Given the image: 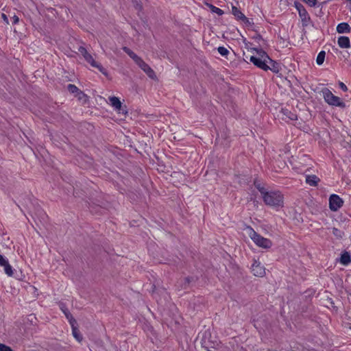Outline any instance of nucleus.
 Instances as JSON below:
<instances>
[{
  "label": "nucleus",
  "instance_id": "f257e3e1",
  "mask_svg": "<svg viewBox=\"0 0 351 351\" xmlns=\"http://www.w3.org/2000/svg\"><path fill=\"white\" fill-rule=\"evenodd\" d=\"M262 198L265 205L276 210L284 206V195L278 190H267L265 193L262 192Z\"/></svg>",
  "mask_w": 351,
  "mask_h": 351
},
{
  "label": "nucleus",
  "instance_id": "f03ea898",
  "mask_svg": "<svg viewBox=\"0 0 351 351\" xmlns=\"http://www.w3.org/2000/svg\"><path fill=\"white\" fill-rule=\"evenodd\" d=\"M254 50L256 51V56H252L250 58V61L258 68L267 71L268 68L267 62L269 60V56L261 49L254 48Z\"/></svg>",
  "mask_w": 351,
  "mask_h": 351
},
{
  "label": "nucleus",
  "instance_id": "7ed1b4c3",
  "mask_svg": "<svg viewBox=\"0 0 351 351\" xmlns=\"http://www.w3.org/2000/svg\"><path fill=\"white\" fill-rule=\"evenodd\" d=\"M246 229L249 237L256 245L264 249H269L271 247L272 242L271 240L262 237L250 226H247Z\"/></svg>",
  "mask_w": 351,
  "mask_h": 351
},
{
  "label": "nucleus",
  "instance_id": "20e7f679",
  "mask_svg": "<svg viewBox=\"0 0 351 351\" xmlns=\"http://www.w3.org/2000/svg\"><path fill=\"white\" fill-rule=\"evenodd\" d=\"M322 94L324 101L330 106L339 107L341 108H346V104L342 99L335 96L328 88H324L322 90Z\"/></svg>",
  "mask_w": 351,
  "mask_h": 351
},
{
  "label": "nucleus",
  "instance_id": "39448f33",
  "mask_svg": "<svg viewBox=\"0 0 351 351\" xmlns=\"http://www.w3.org/2000/svg\"><path fill=\"white\" fill-rule=\"evenodd\" d=\"M343 204V199L336 194H332L329 197V208L332 211H337Z\"/></svg>",
  "mask_w": 351,
  "mask_h": 351
},
{
  "label": "nucleus",
  "instance_id": "423d86ee",
  "mask_svg": "<svg viewBox=\"0 0 351 351\" xmlns=\"http://www.w3.org/2000/svg\"><path fill=\"white\" fill-rule=\"evenodd\" d=\"M136 64L147 74V75L152 79L157 78L155 71L141 58Z\"/></svg>",
  "mask_w": 351,
  "mask_h": 351
},
{
  "label": "nucleus",
  "instance_id": "0eeeda50",
  "mask_svg": "<svg viewBox=\"0 0 351 351\" xmlns=\"http://www.w3.org/2000/svg\"><path fill=\"white\" fill-rule=\"evenodd\" d=\"M252 271L256 276L263 277L265 274V267L261 265V263L254 261L252 265Z\"/></svg>",
  "mask_w": 351,
  "mask_h": 351
},
{
  "label": "nucleus",
  "instance_id": "6e6552de",
  "mask_svg": "<svg viewBox=\"0 0 351 351\" xmlns=\"http://www.w3.org/2000/svg\"><path fill=\"white\" fill-rule=\"evenodd\" d=\"M84 58L92 66L98 69L103 74L106 73V69L100 64L97 63L89 53H86Z\"/></svg>",
  "mask_w": 351,
  "mask_h": 351
},
{
  "label": "nucleus",
  "instance_id": "1a4fd4ad",
  "mask_svg": "<svg viewBox=\"0 0 351 351\" xmlns=\"http://www.w3.org/2000/svg\"><path fill=\"white\" fill-rule=\"evenodd\" d=\"M108 104L114 108V110L119 112H121L122 104L118 97L115 96L109 97Z\"/></svg>",
  "mask_w": 351,
  "mask_h": 351
},
{
  "label": "nucleus",
  "instance_id": "9d476101",
  "mask_svg": "<svg viewBox=\"0 0 351 351\" xmlns=\"http://www.w3.org/2000/svg\"><path fill=\"white\" fill-rule=\"evenodd\" d=\"M267 71L270 70L274 73H278L281 70L280 64L269 58L267 62Z\"/></svg>",
  "mask_w": 351,
  "mask_h": 351
},
{
  "label": "nucleus",
  "instance_id": "9b49d317",
  "mask_svg": "<svg viewBox=\"0 0 351 351\" xmlns=\"http://www.w3.org/2000/svg\"><path fill=\"white\" fill-rule=\"evenodd\" d=\"M305 182L311 186H317L320 179L315 175L305 174Z\"/></svg>",
  "mask_w": 351,
  "mask_h": 351
},
{
  "label": "nucleus",
  "instance_id": "f8f14e48",
  "mask_svg": "<svg viewBox=\"0 0 351 351\" xmlns=\"http://www.w3.org/2000/svg\"><path fill=\"white\" fill-rule=\"evenodd\" d=\"M299 16L301 19L302 25L303 26H307L311 21V17L306 11V10H300Z\"/></svg>",
  "mask_w": 351,
  "mask_h": 351
},
{
  "label": "nucleus",
  "instance_id": "ddd939ff",
  "mask_svg": "<svg viewBox=\"0 0 351 351\" xmlns=\"http://www.w3.org/2000/svg\"><path fill=\"white\" fill-rule=\"evenodd\" d=\"M339 262L343 265H348L351 263V254L346 251H344L340 257Z\"/></svg>",
  "mask_w": 351,
  "mask_h": 351
},
{
  "label": "nucleus",
  "instance_id": "4468645a",
  "mask_svg": "<svg viewBox=\"0 0 351 351\" xmlns=\"http://www.w3.org/2000/svg\"><path fill=\"white\" fill-rule=\"evenodd\" d=\"M338 45L341 48H350V38L347 36H340L338 38Z\"/></svg>",
  "mask_w": 351,
  "mask_h": 351
},
{
  "label": "nucleus",
  "instance_id": "2eb2a0df",
  "mask_svg": "<svg viewBox=\"0 0 351 351\" xmlns=\"http://www.w3.org/2000/svg\"><path fill=\"white\" fill-rule=\"evenodd\" d=\"M337 32L339 34L348 33L350 32V25L347 23H341L337 26Z\"/></svg>",
  "mask_w": 351,
  "mask_h": 351
},
{
  "label": "nucleus",
  "instance_id": "dca6fc26",
  "mask_svg": "<svg viewBox=\"0 0 351 351\" xmlns=\"http://www.w3.org/2000/svg\"><path fill=\"white\" fill-rule=\"evenodd\" d=\"M123 50L134 61L136 64L141 59V57L137 56L134 51L127 47H123Z\"/></svg>",
  "mask_w": 351,
  "mask_h": 351
},
{
  "label": "nucleus",
  "instance_id": "f3484780",
  "mask_svg": "<svg viewBox=\"0 0 351 351\" xmlns=\"http://www.w3.org/2000/svg\"><path fill=\"white\" fill-rule=\"evenodd\" d=\"M232 13L234 16V17L240 21H241L245 16V14L235 6H233L232 8Z\"/></svg>",
  "mask_w": 351,
  "mask_h": 351
},
{
  "label": "nucleus",
  "instance_id": "a211bd4d",
  "mask_svg": "<svg viewBox=\"0 0 351 351\" xmlns=\"http://www.w3.org/2000/svg\"><path fill=\"white\" fill-rule=\"evenodd\" d=\"M281 112L284 115H285L287 117H288L290 120L295 121V120H297V119H298L296 114L291 112L288 109L282 108Z\"/></svg>",
  "mask_w": 351,
  "mask_h": 351
},
{
  "label": "nucleus",
  "instance_id": "6ab92c4d",
  "mask_svg": "<svg viewBox=\"0 0 351 351\" xmlns=\"http://www.w3.org/2000/svg\"><path fill=\"white\" fill-rule=\"evenodd\" d=\"M326 52L324 51H321L316 58V62L318 65H322L325 60Z\"/></svg>",
  "mask_w": 351,
  "mask_h": 351
},
{
  "label": "nucleus",
  "instance_id": "aec40b11",
  "mask_svg": "<svg viewBox=\"0 0 351 351\" xmlns=\"http://www.w3.org/2000/svg\"><path fill=\"white\" fill-rule=\"evenodd\" d=\"M208 5L212 12L215 13V14H218L219 16H221L223 14V11L221 9H220L212 4H208Z\"/></svg>",
  "mask_w": 351,
  "mask_h": 351
},
{
  "label": "nucleus",
  "instance_id": "412c9836",
  "mask_svg": "<svg viewBox=\"0 0 351 351\" xmlns=\"http://www.w3.org/2000/svg\"><path fill=\"white\" fill-rule=\"evenodd\" d=\"M4 272L8 276H12L14 272L12 269V267L10 265L9 263H8L6 265L3 266Z\"/></svg>",
  "mask_w": 351,
  "mask_h": 351
},
{
  "label": "nucleus",
  "instance_id": "4be33fe9",
  "mask_svg": "<svg viewBox=\"0 0 351 351\" xmlns=\"http://www.w3.org/2000/svg\"><path fill=\"white\" fill-rule=\"evenodd\" d=\"M67 90L71 93H82V92L80 90V89L74 84H69L67 86Z\"/></svg>",
  "mask_w": 351,
  "mask_h": 351
},
{
  "label": "nucleus",
  "instance_id": "5701e85b",
  "mask_svg": "<svg viewBox=\"0 0 351 351\" xmlns=\"http://www.w3.org/2000/svg\"><path fill=\"white\" fill-rule=\"evenodd\" d=\"M66 319L69 320L71 326L72 328H73V326H75V324H76V321L75 319L73 317L71 313L70 312H68V314L66 313Z\"/></svg>",
  "mask_w": 351,
  "mask_h": 351
},
{
  "label": "nucleus",
  "instance_id": "b1692460",
  "mask_svg": "<svg viewBox=\"0 0 351 351\" xmlns=\"http://www.w3.org/2000/svg\"><path fill=\"white\" fill-rule=\"evenodd\" d=\"M217 51L222 56H226L229 53V51L224 47H219Z\"/></svg>",
  "mask_w": 351,
  "mask_h": 351
},
{
  "label": "nucleus",
  "instance_id": "393cba45",
  "mask_svg": "<svg viewBox=\"0 0 351 351\" xmlns=\"http://www.w3.org/2000/svg\"><path fill=\"white\" fill-rule=\"evenodd\" d=\"M73 329V335L74 336V337L78 341H81V340L82 339V336L80 335V333L78 332L76 328H75V326H73V328H72Z\"/></svg>",
  "mask_w": 351,
  "mask_h": 351
},
{
  "label": "nucleus",
  "instance_id": "a878e982",
  "mask_svg": "<svg viewBox=\"0 0 351 351\" xmlns=\"http://www.w3.org/2000/svg\"><path fill=\"white\" fill-rule=\"evenodd\" d=\"M241 22L245 25L246 27H251L254 23L252 19H250L245 16L243 19L241 21Z\"/></svg>",
  "mask_w": 351,
  "mask_h": 351
},
{
  "label": "nucleus",
  "instance_id": "bb28decb",
  "mask_svg": "<svg viewBox=\"0 0 351 351\" xmlns=\"http://www.w3.org/2000/svg\"><path fill=\"white\" fill-rule=\"evenodd\" d=\"M294 5H295V8H296V10L298 12V14L300 13V10L302 11V10H306L305 8L303 6V5L301 3H300V2L295 1L294 3Z\"/></svg>",
  "mask_w": 351,
  "mask_h": 351
},
{
  "label": "nucleus",
  "instance_id": "cd10ccee",
  "mask_svg": "<svg viewBox=\"0 0 351 351\" xmlns=\"http://www.w3.org/2000/svg\"><path fill=\"white\" fill-rule=\"evenodd\" d=\"M254 185H255L256 188L258 189V191L260 192L261 195H262V192L265 193L267 191L265 187L261 186L260 184H257L256 182H254Z\"/></svg>",
  "mask_w": 351,
  "mask_h": 351
},
{
  "label": "nucleus",
  "instance_id": "c85d7f7f",
  "mask_svg": "<svg viewBox=\"0 0 351 351\" xmlns=\"http://www.w3.org/2000/svg\"><path fill=\"white\" fill-rule=\"evenodd\" d=\"M8 263H9L8 258L0 254V266L3 267Z\"/></svg>",
  "mask_w": 351,
  "mask_h": 351
},
{
  "label": "nucleus",
  "instance_id": "c756f323",
  "mask_svg": "<svg viewBox=\"0 0 351 351\" xmlns=\"http://www.w3.org/2000/svg\"><path fill=\"white\" fill-rule=\"evenodd\" d=\"M302 1L311 7H315L317 4V0H302Z\"/></svg>",
  "mask_w": 351,
  "mask_h": 351
},
{
  "label": "nucleus",
  "instance_id": "7c9ffc66",
  "mask_svg": "<svg viewBox=\"0 0 351 351\" xmlns=\"http://www.w3.org/2000/svg\"><path fill=\"white\" fill-rule=\"evenodd\" d=\"M0 351H12V350L10 347L5 344L0 343Z\"/></svg>",
  "mask_w": 351,
  "mask_h": 351
},
{
  "label": "nucleus",
  "instance_id": "2f4dec72",
  "mask_svg": "<svg viewBox=\"0 0 351 351\" xmlns=\"http://www.w3.org/2000/svg\"><path fill=\"white\" fill-rule=\"evenodd\" d=\"M78 51L80 53V54L84 57L86 55L88 52L87 51L86 49L82 46L78 48Z\"/></svg>",
  "mask_w": 351,
  "mask_h": 351
},
{
  "label": "nucleus",
  "instance_id": "473e14b6",
  "mask_svg": "<svg viewBox=\"0 0 351 351\" xmlns=\"http://www.w3.org/2000/svg\"><path fill=\"white\" fill-rule=\"evenodd\" d=\"M339 88H340L343 91H345V92H346V91H347V90H348V88H347L346 85L344 83H343V82H340L339 83Z\"/></svg>",
  "mask_w": 351,
  "mask_h": 351
},
{
  "label": "nucleus",
  "instance_id": "72a5a7b5",
  "mask_svg": "<svg viewBox=\"0 0 351 351\" xmlns=\"http://www.w3.org/2000/svg\"><path fill=\"white\" fill-rule=\"evenodd\" d=\"M12 23H13V24H16V23H19V17H18L17 16H16V15H14V16L12 18Z\"/></svg>",
  "mask_w": 351,
  "mask_h": 351
},
{
  "label": "nucleus",
  "instance_id": "f704fd0d",
  "mask_svg": "<svg viewBox=\"0 0 351 351\" xmlns=\"http://www.w3.org/2000/svg\"><path fill=\"white\" fill-rule=\"evenodd\" d=\"M255 40L257 41L263 40L262 36L261 35H257L256 37H254Z\"/></svg>",
  "mask_w": 351,
  "mask_h": 351
},
{
  "label": "nucleus",
  "instance_id": "c9c22d12",
  "mask_svg": "<svg viewBox=\"0 0 351 351\" xmlns=\"http://www.w3.org/2000/svg\"><path fill=\"white\" fill-rule=\"evenodd\" d=\"M61 309L65 315L66 313L68 314V312H69V311L66 308L61 307Z\"/></svg>",
  "mask_w": 351,
  "mask_h": 351
},
{
  "label": "nucleus",
  "instance_id": "e433bc0d",
  "mask_svg": "<svg viewBox=\"0 0 351 351\" xmlns=\"http://www.w3.org/2000/svg\"><path fill=\"white\" fill-rule=\"evenodd\" d=\"M2 18L6 22V23H8V17H7V16L5 14H2Z\"/></svg>",
  "mask_w": 351,
  "mask_h": 351
},
{
  "label": "nucleus",
  "instance_id": "4c0bfd02",
  "mask_svg": "<svg viewBox=\"0 0 351 351\" xmlns=\"http://www.w3.org/2000/svg\"><path fill=\"white\" fill-rule=\"evenodd\" d=\"M338 231V229L337 228H334L333 229V233L335 234V232H337Z\"/></svg>",
  "mask_w": 351,
  "mask_h": 351
}]
</instances>
